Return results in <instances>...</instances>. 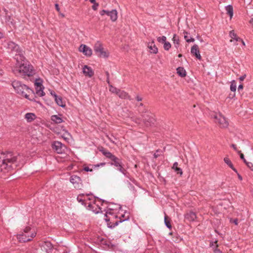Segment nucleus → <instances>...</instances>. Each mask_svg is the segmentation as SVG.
Listing matches in <instances>:
<instances>
[{
    "instance_id": "35",
    "label": "nucleus",
    "mask_w": 253,
    "mask_h": 253,
    "mask_svg": "<svg viewBox=\"0 0 253 253\" xmlns=\"http://www.w3.org/2000/svg\"><path fill=\"white\" fill-rule=\"evenodd\" d=\"M36 93L40 96H43V95H44V93L42 89L41 90H37V91H36Z\"/></svg>"
},
{
    "instance_id": "3",
    "label": "nucleus",
    "mask_w": 253,
    "mask_h": 253,
    "mask_svg": "<svg viewBox=\"0 0 253 253\" xmlns=\"http://www.w3.org/2000/svg\"><path fill=\"white\" fill-rule=\"evenodd\" d=\"M12 85L17 93L29 100H32V99L29 97L33 94V91L26 85L18 81H14L12 82Z\"/></svg>"
},
{
    "instance_id": "51",
    "label": "nucleus",
    "mask_w": 253,
    "mask_h": 253,
    "mask_svg": "<svg viewBox=\"0 0 253 253\" xmlns=\"http://www.w3.org/2000/svg\"><path fill=\"white\" fill-rule=\"evenodd\" d=\"M183 33L184 34V39L186 41V40H188V36H187L188 33L184 31Z\"/></svg>"
},
{
    "instance_id": "38",
    "label": "nucleus",
    "mask_w": 253,
    "mask_h": 253,
    "mask_svg": "<svg viewBox=\"0 0 253 253\" xmlns=\"http://www.w3.org/2000/svg\"><path fill=\"white\" fill-rule=\"evenodd\" d=\"M174 171L176 172L177 174H180V175H182L183 173L182 169L178 167L175 169Z\"/></svg>"
},
{
    "instance_id": "1",
    "label": "nucleus",
    "mask_w": 253,
    "mask_h": 253,
    "mask_svg": "<svg viewBox=\"0 0 253 253\" xmlns=\"http://www.w3.org/2000/svg\"><path fill=\"white\" fill-rule=\"evenodd\" d=\"M17 157L11 152L0 153V170L9 171L16 168Z\"/></svg>"
},
{
    "instance_id": "58",
    "label": "nucleus",
    "mask_w": 253,
    "mask_h": 253,
    "mask_svg": "<svg viewBox=\"0 0 253 253\" xmlns=\"http://www.w3.org/2000/svg\"><path fill=\"white\" fill-rule=\"evenodd\" d=\"M159 156H160V155H159V154H157L156 153H155V154H154V158H156H156H157Z\"/></svg>"
},
{
    "instance_id": "45",
    "label": "nucleus",
    "mask_w": 253,
    "mask_h": 253,
    "mask_svg": "<svg viewBox=\"0 0 253 253\" xmlns=\"http://www.w3.org/2000/svg\"><path fill=\"white\" fill-rule=\"evenodd\" d=\"M105 165V163H101L100 164L94 165L93 167H94V168H97V167H99L100 166H103Z\"/></svg>"
},
{
    "instance_id": "7",
    "label": "nucleus",
    "mask_w": 253,
    "mask_h": 253,
    "mask_svg": "<svg viewBox=\"0 0 253 253\" xmlns=\"http://www.w3.org/2000/svg\"><path fill=\"white\" fill-rule=\"evenodd\" d=\"M215 122L221 128H226L228 126V122L226 119L220 113L216 114L213 116Z\"/></svg>"
},
{
    "instance_id": "17",
    "label": "nucleus",
    "mask_w": 253,
    "mask_h": 253,
    "mask_svg": "<svg viewBox=\"0 0 253 253\" xmlns=\"http://www.w3.org/2000/svg\"><path fill=\"white\" fill-rule=\"evenodd\" d=\"M41 247L46 252H48L52 249V245L49 242H44L42 245Z\"/></svg>"
},
{
    "instance_id": "22",
    "label": "nucleus",
    "mask_w": 253,
    "mask_h": 253,
    "mask_svg": "<svg viewBox=\"0 0 253 253\" xmlns=\"http://www.w3.org/2000/svg\"><path fill=\"white\" fill-rule=\"evenodd\" d=\"M25 118L27 120V122H31L35 119L36 116L34 113H28L25 115Z\"/></svg>"
},
{
    "instance_id": "39",
    "label": "nucleus",
    "mask_w": 253,
    "mask_h": 253,
    "mask_svg": "<svg viewBox=\"0 0 253 253\" xmlns=\"http://www.w3.org/2000/svg\"><path fill=\"white\" fill-rule=\"evenodd\" d=\"M246 164L252 170H253V164L252 163L247 162Z\"/></svg>"
},
{
    "instance_id": "9",
    "label": "nucleus",
    "mask_w": 253,
    "mask_h": 253,
    "mask_svg": "<svg viewBox=\"0 0 253 253\" xmlns=\"http://www.w3.org/2000/svg\"><path fill=\"white\" fill-rule=\"evenodd\" d=\"M70 181L76 189H80L83 187L82 180L78 176H71L70 178Z\"/></svg>"
},
{
    "instance_id": "30",
    "label": "nucleus",
    "mask_w": 253,
    "mask_h": 253,
    "mask_svg": "<svg viewBox=\"0 0 253 253\" xmlns=\"http://www.w3.org/2000/svg\"><path fill=\"white\" fill-rule=\"evenodd\" d=\"M120 89L117 88L113 86L112 85H110L109 86V90L113 93L118 94Z\"/></svg>"
},
{
    "instance_id": "60",
    "label": "nucleus",
    "mask_w": 253,
    "mask_h": 253,
    "mask_svg": "<svg viewBox=\"0 0 253 253\" xmlns=\"http://www.w3.org/2000/svg\"><path fill=\"white\" fill-rule=\"evenodd\" d=\"M90 2L92 3H96V0H89Z\"/></svg>"
},
{
    "instance_id": "31",
    "label": "nucleus",
    "mask_w": 253,
    "mask_h": 253,
    "mask_svg": "<svg viewBox=\"0 0 253 253\" xmlns=\"http://www.w3.org/2000/svg\"><path fill=\"white\" fill-rule=\"evenodd\" d=\"M165 223L168 228L169 229L171 228L170 221L168 219V217L167 215H165Z\"/></svg>"
},
{
    "instance_id": "21",
    "label": "nucleus",
    "mask_w": 253,
    "mask_h": 253,
    "mask_svg": "<svg viewBox=\"0 0 253 253\" xmlns=\"http://www.w3.org/2000/svg\"><path fill=\"white\" fill-rule=\"evenodd\" d=\"M225 9L227 12V14L230 16V19H231L233 16V8L231 5H228L225 7Z\"/></svg>"
},
{
    "instance_id": "64",
    "label": "nucleus",
    "mask_w": 253,
    "mask_h": 253,
    "mask_svg": "<svg viewBox=\"0 0 253 253\" xmlns=\"http://www.w3.org/2000/svg\"><path fill=\"white\" fill-rule=\"evenodd\" d=\"M107 83H108L109 84H110V82H109V78H107Z\"/></svg>"
},
{
    "instance_id": "33",
    "label": "nucleus",
    "mask_w": 253,
    "mask_h": 253,
    "mask_svg": "<svg viewBox=\"0 0 253 253\" xmlns=\"http://www.w3.org/2000/svg\"><path fill=\"white\" fill-rule=\"evenodd\" d=\"M230 37L231 39H235L237 37L236 34L234 32V30L231 31L229 33Z\"/></svg>"
},
{
    "instance_id": "46",
    "label": "nucleus",
    "mask_w": 253,
    "mask_h": 253,
    "mask_svg": "<svg viewBox=\"0 0 253 253\" xmlns=\"http://www.w3.org/2000/svg\"><path fill=\"white\" fill-rule=\"evenodd\" d=\"M195 41L194 39L191 38L190 39H188V40H186V42H194Z\"/></svg>"
},
{
    "instance_id": "2",
    "label": "nucleus",
    "mask_w": 253,
    "mask_h": 253,
    "mask_svg": "<svg viewBox=\"0 0 253 253\" xmlns=\"http://www.w3.org/2000/svg\"><path fill=\"white\" fill-rule=\"evenodd\" d=\"M19 61H17L16 66L13 69L14 74L23 78L32 76L35 74L33 67L27 63H20Z\"/></svg>"
},
{
    "instance_id": "24",
    "label": "nucleus",
    "mask_w": 253,
    "mask_h": 253,
    "mask_svg": "<svg viewBox=\"0 0 253 253\" xmlns=\"http://www.w3.org/2000/svg\"><path fill=\"white\" fill-rule=\"evenodd\" d=\"M177 74L181 77H185L186 76L185 70L183 67H178L176 69Z\"/></svg>"
},
{
    "instance_id": "55",
    "label": "nucleus",
    "mask_w": 253,
    "mask_h": 253,
    "mask_svg": "<svg viewBox=\"0 0 253 253\" xmlns=\"http://www.w3.org/2000/svg\"><path fill=\"white\" fill-rule=\"evenodd\" d=\"M233 223H234L235 225H237V224H238V219H234V220H233Z\"/></svg>"
},
{
    "instance_id": "11",
    "label": "nucleus",
    "mask_w": 253,
    "mask_h": 253,
    "mask_svg": "<svg viewBox=\"0 0 253 253\" xmlns=\"http://www.w3.org/2000/svg\"><path fill=\"white\" fill-rule=\"evenodd\" d=\"M52 148L59 154L64 153L67 148L65 145H63L59 141H55L52 144Z\"/></svg>"
},
{
    "instance_id": "61",
    "label": "nucleus",
    "mask_w": 253,
    "mask_h": 253,
    "mask_svg": "<svg viewBox=\"0 0 253 253\" xmlns=\"http://www.w3.org/2000/svg\"><path fill=\"white\" fill-rule=\"evenodd\" d=\"M110 11L106 10V12L105 13V14H107L108 16H109L110 13Z\"/></svg>"
},
{
    "instance_id": "56",
    "label": "nucleus",
    "mask_w": 253,
    "mask_h": 253,
    "mask_svg": "<svg viewBox=\"0 0 253 253\" xmlns=\"http://www.w3.org/2000/svg\"><path fill=\"white\" fill-rule=\"evenodd\" d=\"M243 88V84H240L238 86V90L242 89Z\"/></svg>"
},
{
    "instance_id": "15",
    "label": "nucleus",
    "mask_w": 253,
    "mask_h": 253,
    "mask_svg": "<svg viewBox=\"0 0 253 253\" xmlns=\"http://www.w3.org/2000/svg\"><path fill=\"white\" fill-rule=\"evenodd\" d=\"M90 194H80L78 197H77V200L79 202H81L82 203V204H84V202L87 199H88L89 200H90V198H87V197L88 196H89Z\"/></svg>"
},
{
    "instance_id": "32",
    "label": "nucleus",
    "mask_w": 253,
    "mask_h": 253,
    "mask_svg": "<svg viewBox=\"0 0 253 253\" xmlns=\"http://www.w3.org/2000/svg\"><path fill=\"white\" fill-rule=\"evenodd\" d=\"M164 44V48L166 50H169L171 47V44L168 42H165Z\"/></svg>"
},
{
    "instance_id": "23",
    "label": "nucleus",
    "mask_w": 253,
    "mask_h": 253,
    "mask_svg": "<svg viewBox=\"0 0 253 253\" xmlns=\"http://www.w3.org/2000/svg\"><path fill=\"white\" fill-rule=\"evenodd\" d=\"M54 100L56 103L59 106L62 107H64L65 106V103L63 101L62 98L61 96H55V99Z\"/></svg>"
},
{
    "instance_id": "37",
    "label": "nucleus",
    "mask_w": 253,
    "mask_h": 253,
    "mask_svg": "<svg viewBox=\"0 0 253 253\" xmlns=\"http://www.w3.org/2000/svg\"><path fill=\"white\" fill-rule=\"evenodd\" d=\"M238 153L240 154V156L241 159H242L245 163H246L247 162L244 158V156L243 154L241 153V151H238Z\"/></svg>"
},
{
    "instance_id": "12",
    "label": "nucleus",
    "mask_w": 253,
    "mask_h": 253,
    "mask_svg": "<svg viewBox=\"0 0 253 253\" xmlns=\"http://www.w3.org/2000/svg\"><path fill=\"white\" fill-rule=\"evenodd\" d=\"M79 51L83 52L85 56H90L92 55V50L88 46L81 44L79 47Z\"/></svg>"
},
{
    "instance_id": "42",
    "label": "nucleus",
    "mask_w": 253,
    "mask_h": 253,
    "mask_svg": "<svg viewBox=\"0 0 253 253\" xmlns=\"http://www.w3.org/2000/svg\"><path fill=\"white\" fill-rule=\"evenodd\" d=\"M246 74H244V75L241 76L239 79V80L242 82V81H243L244 80V79L246 78Z\"/></svg>"
},
{
    "instance_id": "53",
    "label": "nucleus",
    "mask_w": 253,
    "mask_h": 253,
    "mask_svg": "<svg viewBox=\"0 0 253 253\" xmlns=\"http://www.w3.org/2000/svg\"><path fill=\"white\" fill-rule=\"evenodd\" d=\"M51 95L54 97V99H55V96H58L56 94L55 92H54V91H51Z\"/></svg>"
},
{
    "instance_id": "43",
    "label": "nucleus",
    "mask_w": 253,
    "mask_h": 253,
    "mask_svg": "<svg viewBox=\"0 0 253 253\" xmlns=\"http://www.w3.org/2000/svg\"><path fill=\"white\" fill-rule=\"evenodd\" d=\"M35 85L36 87V86H42V84L41 83L38 82L37 80H36V82L35 83Z\"/></svg>"
},
{
    "instance_id": "4",
    "label": "nucleus",
    "mask_w": 253,
    "mask_h": 253,
    "mask_svg": "<svg viewBox=\"0 0 253 253\" xmlns=\"http://www.w3.org/2000/svg\"><path fill=\"white\" fill-rule=\"evenodd\" d=\"M36 232L30 227H26L23 232L17 235V238L20 242L25 243L32 240L36 236Z\"/></svg>"
},
{
    "instance_id": "19",
    "label": "nucleus",
    "mask_w": 253,
    "mask_h": 253,
    "mask_svg": "<svg viewBox=\"0 0 253 253\" xmlns=\"http://www.w3.org/2000/svg\"><path fill=\"white\" fill-rule=\"evenodd\" d=\"M101 152L103 153V154L107 158L110 159L111 161L115 159L116 157L115 156L113 155L109 151H107L102 148L101 150H100Z\"/></svg>"
},
{
    "instance_id": "10",
    "label": "nucleus",
    "mask_w": 253,
    "mask_h": 253,
    "mask_svg": "<svg viewBox=\"0 0 253 253\" xmlns=\"http://www.w3.org/2000/svg\"><path fill=\"white\" fill-rule=\"evenodd\" d=\"M112 161V162L111 164L115 166L119 171L124 175H126V170L123 168L121 160L116 157Z\"/></svg>"
},
{
    "instance_id": "49",
    "label": "nucleus",
    "mask_w": 253,
    "mask_h": 253,
    "mask_svg": "<svg viewBox=\"0 0 253 253\" xmlns=\"http://www.w3.org/2000/svg\"><path fill=\"white\" fill-rule=\"evenodd\" d=\"M43 86H36V90L37 91V90H42V89H43Z\"/></svg>"
},
{
    "instance_id": "6",
    "label": "nucleus",
    "mask_w": 253,
    "mask_h": 253,
    "mask_svg": "<svg viewBox=\"0 0 253 253\" xmlns=\"http://www.w3.org/2000/svg\"><path fill=\"white\" fill-rule=\"evenodd\" d=\"M93 48L94 51L98 57L107 58L109 56V53L104 49L101 42H97L94 44Z\"/></svg>"
},
{
    "instance_id": "14",
    "label": "nucleus",
    "mask_w": 253,
    "mask_h": 253,
    "mask_svg": "<svg viewBox=\"0 0 253 253\" xmlns=\"http://www.w3.org/2000/svg\"><path fill=\"white\" fill-rule=\"evenodd\" d=\"M83 72L85 76L91 77L94 75V72L92 69L87 65H84L83 68Z\"/></svg>"
},
{
    "instance_id": "29",
    "label": "nucleus",
    "mask_w": 253,
    "mask_h": 253,
    "mask_svg": "<svg viewBox=\"0 0 253 253\" xmlns=\"http://www.w3.org/2000/svg\"><path fill=\"white\" fill-rule=\"evenodd\" d=\"M230 90L235 92L236 91V82L234 80H233L231 82V85H230Z\"/></svg>"
},
{
    "instance_id": "5",
    "label": "nucleus",
    "mask_w": 253,
    "mask_h": 253,
    "mask_svg": "<svg viewBox=\"0 0 253 253\" xmlns=\"http://www.w3.org/2000/svg\"><path fill=\"white\" fill-rule=\"evenodd\" d=\"M7 48L13 54L15 55L14 58L16 61H18V60H21V61H23L25 57L19 45L13 42H7Z\"/></svg>"
},
{
    "instance_id": "25",
    "label": "nucleus",
    "mask_w": 253,
    "mask_h": 253,
    "mask_svg": "<svg viewBox=\"0 0 253 253\" xmlns=\"http://www.w3.org/2000/svg\"><path fill=\"white\" fill-rule=\"evenodd\" d=\"M186 218L189 221H194L197 218L195 212L190 211L186 215Z\"/></svg>"
},
{
    "instance_id": "47",
    "label": "nucleus",
    "mask_w": 253,
    "mask_h": 253,
    "mask_svg": "<svg viewBox=\"0 0 253 253\" xmlns=\"http://www.w3.org/2000/svg\"><path fill=\"white\" fill-rule=\"evenodd\" d=\"M231 146L234 149V150L238 152V150H237V148L236 145L232 144H231Z\"/></svg>"
},
{
    "instance_id": "62",
    "label": "nucleus",
    "mask_w": 253,
    "mask_h": 253,
    "mask_svg": "<svg viewBox=\"0 0 253 253\" xmlns=\"http://www.w3.org/2000/svg\"><path fill=\"white\" fill-rule=\"evenodd\" d=\"M235 92L233 93V95H231V94H230V97H231V98H233V97H235Z\"/></svg>"
},
{
    "instance_id": "52",
    "label": "nucleus",
    "mask_w": 253,
    "mask_h": 253,
    "mask_svg": "<svg viewBox=\"0 0 253 253\" xmlns=\"http://www.w3.org/2000/svg\"><path fill=\"white\" fill-rule=\"evenodd\" d=\"M106 12V10H102V11H101L100 12V14L101 15H104V14H105V13Z\"/></svg>"
},
{
    "instance_id": "34",
    "label": "nucleus",
    "mask_w": 253,
    "mask_h": 253,
    "mask_svg": "<svg viewBox=\"0 0 253 253\" xmlns=\"http://www.w3.org/2000/svg\"><path fill=\"white\" fill-rule=\"evenodd\" d=\"M166 37L165 36H162V37H158L157 38V40L159 42H163L164 43L166 42Z\"/></svg>"
},
{
    "instance_id": "54",
    "label": "nucleus",
    "mask_w": 253,
    "mask_h": 253,
    "mask_svg": "<svg viewBox=\"0 0 253 253\" xmlns=\"http://www.w3.org/2000/svg\"><path fill=\"white\" fill-rule=\"evenodd\" d=\"M249 23L252 25L253 27V18H252L251 20L249 21Z\"/></svg>"
},
{
    "instance_id": "41",
    "label": "nucleus",
    "mask_w": 253,
    "mask_h": 253,
    "mask_svg": "<svg viewBox=\"0 0 253 253\" xmlns=\"http://www.w3.org/2000/svg\"><path fill=\"white\" fill-rule=\"evenodd\" d=\"M178 163H177V162H175V163L173 164V166H172V169H174H174H176L177 168H178Z\"/></svg>"
},
{
    "instance_id": "44",
    "label": "nucleus",
    "mask_w": 253,
    "mask_h": 253,
    "mask_svg": "<svg viewBox=\"0 0 253 253\" xmlns=\"http://www.w3.org/2000/svg\"><path fill=\"white\" fill-rule=\"evenodd\" d=\"M84 169L86 171H92V169H89V167H85L84 168Z\"/></svg>"
},
{
    "instance_id": "63",
    "label": "nucleus",
    "mask_w": 253,
    "mask_h": 253,
    "mask_svg": "<svg viewBox=\"0 0 253 253\" xmlns=\"http://www.w3.org/2000/svg\"><path fill=\"white\" fill-rule=\"evenodd\" d=\"M241 42H242V44L244 45H245V42H244V41L242 39L241 40Z\"/></svg>"
},
{
    "instance_id": "50",
    "label": "nucleus",
    "mask_w": 253,
    "mask_h": 253,
    "mask_svg": "<svg viewBox=\"0 0 253 253\" xmlns=\"http://www.w3.org/2000/svg\"><path fill=\"white\" fill-rule=\"evenodd\" d=\"M55 8L57 10V11L59 12L60 11V8H59V5L57 4V3H56L55 4Z\"/></svg>"
},
{
    "instance_id": "40",
    "label": "nucleus",
    "mask_w": 253,
    "mask_h": 253,
    "mask_svg": "<svg viewBox=\"0 0 253 253\" xmlns=\"http://www.w3.org/2000/svg\"><path fill=\"white\" fill-rule=\"evenodd\" d=\"M98 6H99V4L97 2H96L93 4V5L92 6V8L94 10H96Z\"/></svg>"
},
{
    "instance_id": "36",
    "label": "nucleus",
    "mask_w": 253,
    "mask_h": 253,
    "mask_svg": "<svg viewBox=\"0 0 253 253\" xmlns=\"http://www.w3.org/2000/svg\"><path fill=\"white\" fill-rule=\"evenodd\" d=\"M126 219H124V220H120L119 221H116L114 223H113L112 225H110V227L111 228H113V227H115L116 226L118 225V224H119V222H122V221H124L125 220H126Z\"/></svg>"
},
{
    "instance_id": "20",
    "label": "nucleus",
    "mask_w": 253,
    "mask_h": 253,
    "mask_svg": "<svg viewBox=\"0 0 253 253\" xmlns=\"http://www.w3.org/2000/svg\"><path fill=\"white\" fill-rule=\"evenodd\" d=\"M110 15L109 16L110 17V19L113 21L115 22L117 20L118 18V12L116 9H113L110 12Z\"/></svg>"
},
{
    "instance_id": "59",
    "label": "nucleus",
    "mask_w": 253,
    "mask_h": 253,
    "mask_svg": "<svg viewBox=\"0 0 253 253\" xmlns=\"http://www.w3.org/2000/svg\"><path fill=\"white\" fill-rule=\"evenodd\" d=\"M234 40H235L236 41H241V40L242 39L237 37L236 38H235Z\"/></svg>"
},
{
    "instance_id": "48",
    "label": "nucleus",
    "mask_w": 253,
    "mask_h": 253,
    "mask_svg": "<svg viewBox=\"0 0 253 253\" xmlns=\"http://www.w3.org/2000/svg\"><path fill=\"white\" fill-rule=\"evenodd\" d=\"M136 100H137V101H142V98L141 97H140V96H138V95H137V96L136 97Z\"/></svg>"
},
{
    "instance_id": "57",
    "label": "nucleus",
    "mask_w": 253,
    "mask_h": 253,
    "mask_svg": "<svg viewBox=\"0 0 253 253\" xmlns=\"http://www.w3.org/2000/svg\"><path fill=\"white\" fill-rule=\"evenodd\" d=\"M237 173V175H238V177L239 178V179L240 180H242V177L241 176L240 174H239L238 172Z\"/></svg>"
},
{
    "instance_id": "13",
    "label": "nucleus",
    "mask_w": 253,
    "mask_h": 253,
    "mask_svg": "<svg viewBox=\"0 0 253 253\" xmlns=\"http://www.w3.org/2000/svg\"><path fill=\"white\" fill-rule=\"evenodd\" d=\"M191 53L193 55L195 56L196 57L199 59H201V56L200 53V51L199 49L198 45L197 44H194L192 47L191 49Z\"/></svg>"
},
{
    "instance_id": "28",
    "label": "nucleus",
    "mask_w": 253,
    "mask_h": 253,
    "mask_svg": "<svg viewBox=\"0 0 253 253\" xmlns=\"http://www.w3.org/2000/svg\"><path fill=\"white\" fill-rule=\"evenodd\" d=\"M172 41L175 47L177 48L179 45V40L178 37L174 34L172 38Z\"/></svg>"
},
{
    "instance_id": "16",
    "label": "nucleus",
    "mask_w": 253,
    "mask_h": 253,
    "mask_svg": "<svg viewBox=\"0 0 253 253\" xmlns=\"http://www.w3.org/2000/svg\"><path fill=\"white\" fill-rule=\"evenodd\" d=\"M117 95L120 98L122 99H128L129 100H131L130 96L128 94V93L124 90H121L120 89Z\"/></svg>"
},
{
    "instance_id": "26",
    "label": "nucleus",
    "mask_w": 253,
    "mask_h": 253,
    "mask_svg": "<svg viewBox=\"0 0 253 253\" xmlns=\"http://www.w3.org/2000/svg\"><path fill=\"white\" fill-rule=\"evenodd\" d=\"M224 161L231 169H232L235 172L237 173V170L236 169L234 168L232 162L228 158H224Z\"/></svg>"
},
{
    "instance_id": "18",
    "label": "nucleus",
    "mask_w": 253,
    "mask_h": 253,
    "mask_svg": "<svg viewBox=\"0 0 253 253\" xmlns=\"http://www.w3.org/2000/svg\"><path fill=\"white\" fill-rule=\"evenodd\" d=\"M148 47L151 53L156 54L158 52V48L154 44V42L149 43L148 44Z\"/></svg>"
},
{
    "instance_id": "8",
    "label": "nucleus",
    "mask_w": 253,
    "mask_h": 253,
    "mask_svg": "<svg viewBox=\"0 0 253 253\" xmlns=\"http://www.w3.org/2000/svg\"><path fill=\"white\" fill-rule=\"evenodd\" d=\"M147 111L141 112V116L143 118V121L146 126H149L154 124L155 122V119L153 117V115L150 113L145 114L144 113H146Z\"/></svg>"
},
{
    "instance_id": "27",
    "label": "nucleus",
    "mask_w": 253,
    "mask_h": 253,
    "mask_svg": "<svg viewBox=\"0 0 253 253\" xmlns=\"http://www.w3.org/2000/svg\"><path fill=\"white\" fill-rule=\"evenodd\" d=\"M51 120L56 124H60L63 122L62 118L57 115L52 116Z\"/></svg>"
}]
</instances>
